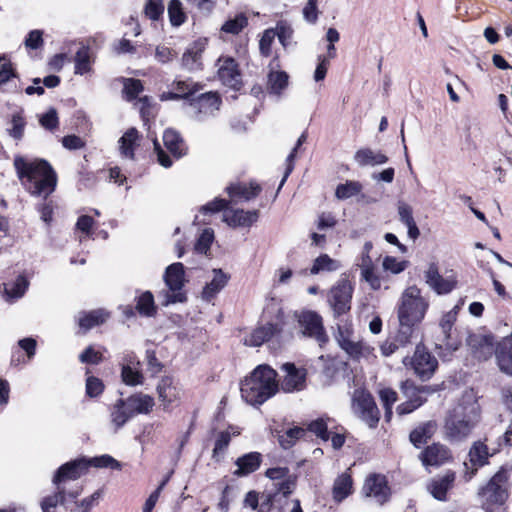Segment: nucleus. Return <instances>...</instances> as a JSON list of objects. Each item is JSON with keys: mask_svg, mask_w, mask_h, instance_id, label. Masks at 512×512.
<instances>
[{"mask_svg": "<svg viewBox=\"0 0 512 512\" xmlns=\"http://www.w3.org/2000/svg\"><path fill=\"white\" fill-rule=\"evenodd\" d=\"M480 421V406L472 392H466L458 403L448 410L443 436L450 443H462L472 434Z\"/></svg>", "mask_w": 512, "mask_h": 512, "instance_id": "1", "label": "nucleus"}, {"mask_svg": "<svg viewBox=\"0 0 512 512\" xmlns=\"http://www.w3.org/2000/svg\"><path fill=\"white\" fill-rule=\"evenodd\" d=\"M14 167L23 186L32 195L46 198L54 191L57 177L47 161L43 159L28 161L22 156H16Z\"/></svg>", "mask_w": 512, "mask_h": 512, "instance_id": "2", "label": "nucleus"}, {"mask_svg": "<svg viewBox=\"0 0 512 512\" xmlns=\"http://www.w3.org/2000/svg\"><path fill=\"white\" fill-rule=\"evenodd\" d=\"M277 373L268 365L257 366L240 386L242 398L251 405H261L278 391Z\"/></svg>", "mask_w": 512, "mask_h": 512, "instance_id": "3", "label": "nucleus"}, {"mask_svg": "<svg viewBox=\"0 0 512 512\" xmlns=\"http://www.w3.org/2000/svg\"><path fill=\"white\" fill-rule=\"evenodd\" d=\"M508 479L507 471L501 469L479 489L478 497L485 512H495L505 504L508 499Z\"/></svg>", "mask_w": 512, "mask_h": 512, "instance_id": "4", "label": "nucleus"}, {"mask_svg": "<svg viewBox=\"0 0 512 512\" xmlns=\"http://www.w3.org/2000/svg\"><path fill=\"white\" fill-rule=\"evenodd\" d=\"M429 308V302L421 295L420 289L413 285L407 287L400 298L397 316L399 321L417 325Z\"/></svg>", "mask_w": 512, "mask_h": 512, "instance_id": "5", "label": "nucleus"}, {"mask_svg": "<svg viewBox=\"0 0 512 512\" xmlns=\"http://www.w3.org/2000/svg\"><path fill=\"white\" fill-rule=\"evenodd\" d=\"M164 281L168 290L159 294L162 305L168 306L186 300L185 293L182 292L184 286V266L182 263L177 262L169 265L164 274Z\"/></svg>", "mask_w": 512, "mask_h": 512, "instance_id": "6", "label": "nucleus"}, {"mask_svg": "<svg viewBox=\"0 0 512 512\" xmlns=\"http://www.w3.org/2000/svg\"><path fill=\"white\" fill-rule=\"evenodd\" d=\"M353 414L368 427L375 428L380 420V411L372 395L364 389H355L351 399Z\"/></svg>", "mask_w": 512, "mask_h": 512, "instance_id": "7", "label": "nucleus"}, {"mask_svg": "<svg viewBox=\"0 0 512 512\" xmlns=\"http://www.w3.org/2000/svg\"><path fill=\"white\" fill-rule=\"evenodd\" d=\"M402 362L405 366L410 364L414 372L423 380L431 378L438 366L437 359L421 345L416 347L411 359L404 357Z\"/></svg>", "mask_w": 512, "mask_h": 512, "instance_id": "8", "label": "nucleus"}, {"mask_svg": "<svg viewBox=\"0 0 512 512\" xmlns=\"http://www.w3.org/2000/svg\"><path fill=\"white\" fill-rule=\"evenodd\" d=\"M485 441H475L468 453L470 464L464 462L465 473L464 478L470 481L477 473L479 467L484 466L488 462V458L493 456L497 449H490Z\"/></svg>", "mask_w": 512, "mask_h": 512, "instance_id": "9", "label": "nucleus"}, {"mask_svg": "<svg viewBox=\"0 0 512 512\" xmlns=\"http://www.w3.org/2000/svg\"><path fill=\"white\" fill-rule=\"evenodd\" d=\"M299 326L305 336L314 338L319 346H323L328 337L324 331L322 318L314 311H303L298 316Z\"/></svg>", "mask_w": 512, "mask_h": 512, "instance_id": "10", "label": "nucleus"}, {"mask_svg": "<svg viewBox=\"0 0 512 512\" xmlns=\"http://www.w3.org/2000/svg\"><path fill=\"white\" fill-rule=\"evenodd\" d=\"M352 292V285L347 280L339 281L330 289L328 303L335 315H341L350 310Z\"/></svg>", "mask_w": 512, "mask_h": 512, "instance_id": "11", "label": "nucleus"}, {"mask_svg": "<svg viewBox=\"0 0 512 512\" xmlns=\"http://www.w3.org/2000/svg\"><path fill=\"white\" fill-rule=\"evenodd\" d=\"M55 486L56 492L42 499L40 503L42 512H55L58 504L66 507L70 499L75 500L82 492V487L79 485L74 486L72 489L61 485Z\"/></svg>", "mask_w": 512, "mask_h": 512, "instance_id": "12", "label": "nucleus"}, {"mask_svg": "<svg viewBox=\"0 0 512 512\" xmlns=\"http://www.w3.org/2000/svg\"><path fill=\"white\" fill-rule=\"evenodd\" d=\"M89 468V463L86 459H76L63 464L53 477L54 485H61L67 487L69 481H75L84 474Z\"/></svg>", "mask_w": 512, "mask_h": 512, "instance_id": "13", "label": "nucleus"}, {"mask_svg": "<svg viewBox=\"0 0 512 512\" xmlns=\"http://www.w3.org/2000/svg\"><path fill=\"white\" fill-rule=\"evenodd\" d=\"M221 105L220 97L215 92L203 93L191 99L190 106L195 116L202 119L204 116L213 115Z\"/></svg>", "mask_w": 512, "mask_h": 512, "instance_id": "14", "label": "nucleus"}, {"mask_svg": "<svg viewBox=\"0 0 512 512\" xmlns=\"http://www.w3.org/2000/svg\"><path fill=\"white\" fill-rule=\"evenodd\" d=\"M467 345L471 349L473 355L479 360L489 359L493 353L494 337L490 334L472 333L467 337Z\"/></svg>", "mask_w": 512, "mask_h": 512, "instance_id": "15", "label": "nucleus"}, {"mask_svg": "<svg viewBox=\"0 0 512 512\" xmlns=\"http://www.w3.org/2000/svg\"><path fill=\"white\" fill-rule=\"evenodd\" d=\"M363 494L373 498L377 503L383 504L389 498V488L386 478L379 474L369 475L363 485Z\"/></svg>", "mask_w": 512, "mask_h": 512, "instance_id": "16", "label": "nucleus"}, {"mask_svg": "<svg viewBox=\"0 0 512 512\" xmlns=\"http://www.w3.org/2000/svg\"><path fill=\"white\" fill-rule=\"evenodd\" d=\"M281 369L286 373L282 381V389L291 393L301 391L306 385L307 372L304 368H297L293 363H285Z\"/></svg>", "mask_w": 512, "mask_h": 512, "instance_id": "17", "label": "nucleus"}, {"mask_svg": "<svg viewBox=\"0 0 512 512\" xmlns=\"http://www.w3.org/2000/svg\"><path fill=\"white\" fill-rule=\"evenodd\" d=\"M157 392L164 410H168L172 406H176L180 403L182 389L169 377L161 379L157 386Z\"/></svg>", "mask_w": 512, "mask_h": 512, "instance_id": "18", "label": "nucleus"}, {"mask_svg": "<svg viewBox=\"0 0 512 512\" xmlns=\"http://www.w3.org/2000/svg\"><path fill=\"white\" fill-rule=\"evenodd\" d=\"M218 77L228 87L237 89L241 84V74L235 60L231 57L218 59Z\"/></svg>", "mask_w": 512, "mask_h": 512, "instance_id": "19", "label": "nucleus"}, {"mask_svg": "<svg viewBox=\"0 0 512 512\" xmlns=\"http://www.w3.org/2000/svg\"><path fill=\"white\" fill-rule=\"evenodd\" d=\"M258 218V210L226 209L223 213V221L233 228L250 227L257 222Z\"/></svg>", "mask_w": 512, "mask_h": 512, "instance_id": "20", "label": "nucleus"}, {"mask_svg": "<svg viewBox=\"0 0 512 512\" xmlns=\"http://www.w3.org/2000/svg\"><path fill=\"white\" fill-rule=\"evenodd\" d=\"M207 39L199 38L189 45L182 56V65L189 71L199 70L202 67V54L206 49Z\"/></svg>", "mask_w": 512, "mask_h": 512, "instance_id": "21", "label": "nucleus"}, {"mask_svg": "<svg viewBox=\"0 0 512 512\" xmlns=\"http://www.w3.org/2000/svg\"><path fill=\"white\" fill-rule=\"evenodd\" d=\"M336 340L341 348L345 350L350 356L358 357L361 354L362 345L360 342L355 340L350 324H338Z\"/></svg>", "mask_w": 512, "mask_h": 512, "instance_id": "22", "label": "nucleus"}, {"mask_svg": "<svg viewBox=\"0 0 512 512\" xmlns=\"http://www.w3.org/2000/svg\"><path fill=\"white\" fill-rule=\"evenodd\" d=\"M452 460L450 449L440 443H434L428 446L422 453V462L424 465L440 466Z\"/></svg>", "mask_w": 512, "mask_h": 512, "instance_id": "23", "label": "nucleus"}, {"mask_svg": "<svg viewBox=\"0 0 512 512\" xmlns=\"http://www.w3.org/2000/svg\"><path fill=\"white\" fill-rule=\"evenodd\" d=\"M455 478V472L449 470L445 474L433 478L428 485V490L435 499L446 501L447 492L453 487Z\"/></svg>", "mask_w": 512, "mask_h": 512, "instance_id": "24", "label": "nucleus"}, {"mask_svg": "<svg viewBox=\"0 0 512 512\" xmlns=\"http://www.w3.org/2000/svg\"><path fill=\"white\" fill-rule=\"evenodd\" d=\"M495 356L499 369L512 376V334L504 337L496 346Z\"/></svg>", "mask_w": 512, "mask_h": 512, "instance_id": "25", "label": "nucleus"}, {"mask_svg": "<svg viewBox=\"0 0 512 512\" xmlns=\"http://www.w3.org/2000/svg\"><path fill=\"white\" fill-rule=\"evenodd\" d=\"M231 201L237 203L239 200L249 201L256 198L261 192V187L256 182L233 183L226 188Z\"/></svg>", "mask_w": 512, "mask_h": 512, "instance_id": "26", "label": "nucleus"}, {"mask_svg": "<svg viewBox=\"0 0 512 512\" xmlns=\"http://www.w3.org/2000/svg\"><path fill=\"white\" fill-rule=\"evenodd\" d=\"M278 333L279 329L277 325L267 323L266 325L257 327L249 335L245 336L243 342L246 346L259 347Z\"/></svg>", "mask_w": 512, "mask_h": 512, "instance_id": "27", "label": "nucleus"}, {"mask_svg": "<svg viewBox=\"0 0 512 512\" xmlns=\"http://www.w3.org/2000/svg\"><path fill=\"white\" fill-rule=\"evenodd\" d=\"M127 409L131 412V415L136 414H147L155 405L154 399L143 393H137L124 399Z\"/></svg>", "mask_w": 512, "mask_h": 512, "instance_id": "28", "label": "nucleus"}, {"mask_svg": "<svg viewBox=\"0 0 512 512\" xmlns=\"http://www.w3.org/2000/svg\"><path fill=\"white\" fill-rule=\"evenodd\" d=\"M426 283L438 294H446L453 290L455 281L445 279L439 273L434 265H431L425 273Z\"/></svg>", "mask_w": 512, "mask_h": 512, "instance_id": "29", "label": "nucleus"}, {"mask_svg": "<svg viewBox=\"0 0 512 512\" xmlns=\"http://www.w3.org/2000/svg\"><path fill=\"white\" fill-rule=\"evenodd\" d=\"M262 461V456L258 452H250L239 457L236 460L237 470L235 474L238 476H245L256 471Z\"/></svg>", "mask_w": 512, "mask_h": 512, "instance_id": "30", "label": "nucleus"}, {"mask_svg": "<svg viewBox=\"0 0 512 512\" xmlns=\"http://www.w3.org/2000/svg\"><path fill=\"white\" fill-rule=\"evenodd\" d=\"M165 147L171 154L179 158L186 154L187 147L180 134L173 129H166L163 134Z\"/></svg>", "mask_w": 512, "mask_h": 512, "instance_id": "31", "label": "nucleus"}, {"mask_svg": "<svg viewBox=\"0 0 512 512\" xmlns=\"http://www.w3.org/2000/svg\"><path fill=\"white\" fill-rule=\"evenodd\" d=\"M399 220L407 227L408 236L415 240L419 237L420 231L413 218L412 207L405 202H398L397 205Z\"/></svg>", "mask_w": 512, "mask_h": 512, "instance_id": "32", "label": "nucleus"}, {"mask_svg": "<svg viewBox=\"0 0 512 512\" xmlns=\"http://www.w3.org/2000/svg\"><path fill=\"white\" fill-rule=\"evenodd\" d=\"M354 159L359 166H376L385 164L388 161L386 155L370 148H362L356 151Z\"/></svg>", "mask_w": 512, "mask_h": 512, "instance_id": "33", "label": "nucleus"}, {"mask_svg": "<svg viewBox=\"0 0 512 512\" xmlns=\"http://www.w3.org/2000/svg\"><path fill=\"white\" fill-rule=\"evenodd\" d=\"M132 417L124 399L117 400L111 408L110 420L115 432L122 428Z\"/></svg>", "mask_w": 512, "mask_h": 512, "instance_id": "34", "label": "nucleus"}, {"mask_svg": "<svg viewBox=\"0 0 512 512\" xmlns=\"http://www.w3.org/2000/svg\"><path fill=\"white\" fill-rule=\"evenodd\" d=\"M109 313L103 309L93 310L88 313H81L78 317V324L85 331L104 323Z\"/></svg>", "mask_w": 512, "mask_h": 512, "instance_id": "35", "label": "nucleus"}, {"mask_svg": "<svg viewBox=\"0 0 512 512\" xmlns=\"http://www.w3.org/2000/svg\"><path fill=\"white\" fill-rule=\"evenodd\" d=\"M138 131L135 128L128 129L119 139V150L123 157L133 159L134 149L138 145Z\"/></svg>", "mask_w": 512, "mask_h": 512, "instance_id": "36", "label": "nucleus"}, {"mask_svg": "<svg viewBox=\"0 0 512 512\" xmlns=\"http://www.w3.org/2000/svg\"><path fill=\"white\" fill-rule=\"evenodd\" d=\"M340 268L341 264L338 260L331 258L327 254H322L314 260L309 273L311 275H317L323 272H334Z\"/></svg>", "mask_w": 512, "mask_h": 512, "instance_id": "37", "label": "nucleus"}, {"mask_svg": "<svg viewBox=\"0 0 512 512\" xmlns=\"http://www.w3.org/2000/svg\"><path fill=\"white\" fill-rule=\"evenodd\" d=\"M28 286V280L24 276L19 275L15 281L5 284L4 291L6 300L13 302L21 298L25 294Z\"/></svg>", "mask_w": 512, "mask_h": 512, "instance_id": "38", "label": "nucleus"}, {"mask_svg": "<svg viewBox=\"0 0 512 512\" xmlns=\"http://www.w3.org/2000/svg\"><path fill=\"white\" fill-rule=\"evenodd\" d=\"M214 276L203 289L202 296L205 300L213 298L221 289L225 287L228 277L221 270H213Z\"/></svg>", "mask_w": 512, "mask_h": 512, "instance_id": "39", "label": "nucleus"}, {"mask_svg": "<svg viewBox=\"0 0 512 512\" xmlns=\"http://www.w3.org/2000/svg\"><path fill=\"white\" fill-rule=\"evenodd\" d=\"M353 481L349 474L343 473L334 482L333 498L337 502H341L351 494Z\"/></svg>", "mask_w": 512, "mask_h": 512, "instance_id": "40", "label": "nucleus"}, {"mask_svg": "<svg viewBox=\"0 0 512 512\" xmlns=\"http://www.w3.org/2000/svg\"><path fill=\"white\" fill-rule=\"evenodd\" d=\"M436 429V424L434 422H427L423 425L417 427L410 433V441L413 443L415 447H420L422 444L426 443L428 439L432 437Z\"/></svg>", "mask_w": 512, "mask_h": 512, "instance_id": "41", "label": "nucleus"}, {"mask_svg": "<svg viewBox=\"0 0 512 512\" xmlns=\"http://www.w3.org/2000/svg\"><path fill=\"white\" fill-rule=\"evenodd\" d=\"M289 76L284 71L271 70L268 75V89L271 93L280 95L288 86Z\"/></svg>", "mask_w": 512, "mask_h": 512, "instance_id": "42", "label": "nucleus"}, {"mask_svg": "<svg viewBox=\"0 0 512 512\" xmlns=\"http://www.w3.org/2000/svg\"><path fill=\"white\" fill-rule=\"evenodd\" d=\"M248 25V18L244 13L235 15L234 18L226 20L221 26V31L224 33L237 35Z\"/></svg>", "mask_w": 512, "mask_h": 512, "instance_id": "43", "label": "nucleus"}, {"mask_svg": "<svg viewBox=\"0 0 512 512\" xmlns=\"http://www.w3.org/2000/svg\"><path fill=\"white\" fill-rule=\"evenodd\" d=\"M91 69V56L88 46H82L75 55V73L83 75Z\"/></svg>", "mask_w": 512, "mask_h": 512, "instance_id": "44", "label": "nucleus"}, {"mask_svg": "<svg viewBox=\"0 0 512 512\" xmlns=\"http://www.w3.org/2000/svg\"><path fill=\"white\" fill-rule=\"evenodd\" d=\"M137 311L144 316H153L156 312L154 297L150 291L142 293L136 304Z\"/></svg>", "mask_w": 512, "mask_h": 512, "instance_id": "45", "label": "nucleus"}, {"mask_svg": "<svg viewBox=\"0 0 512 512\" xmlns=\"http://www.w3.org/2000/svg\"><path fill=\"white\" fill-rule=\"evenodd\" d=\"M9 127L7 128V132L9 136L19 141L22 139L24 135V129L26 126V121L23 118L21 113H15L12 115V118L9 122Z\"/></svg>", "mask_w": 512, "mask_h": 512, "instance_id": "46", "label": "nucleus"}, {"mask_svg": "<svg viewBox=\"0 0 512 512\" xmlns=\"http://www.w3.org/2000/svg\"><path fill=\"white\" fill-rule=\"evenodd\" d=\"M168 15L173 26H180L186 20L180 0H171L168 5Z\"/></svg>", "mask_w": 512, "mask_h": 512, "instance_id": "47", "label": "nucleus"}, {"mask_svg": "<svg viewBox=\"0 0 512 512\" xmlns=\"http://www.w3.org/2000/svg\"><path fill=\"white\" fill-rule=\"evenodd\" d=\"M414 327V324L399 321V328L393 339L401 347H405L411 342V338L414 333Z\"/></svg>", "mask_w": 512, "mask_h": 512, "instance_id": "48", "label": "nucleus"}, {"mask_svg": "<svg viewBox=\"0 0 512 512\" xmlns=\"http://www.w3.org/2000/svg\"><path fill=\"white\" fill-rule=\"evenodd\" d=\"M362 189V185L357 181H348L345 184H340L336 188V197L338 199H348L357 195Z\"/></svg>", "mask_w": 512, "mask_h": 512, "instance_id": "49", "label": "nucleus"}, {"mask_svg": "<svg viewBox=\"0 0 512 512\" xmlns=\"http://www.w3.org/2000/svg\"><path fill=\"white\" fill-rule=\"evenodd\" d=\"M306 430L302 427H293L279 437V443L284 449L292 447L297 439L302 438Z\"/></svg>", "mask_w": 512, "mask_h": 512, "instance_id": "50", "label": "nucleus"}, {"mask_svg": "<svg viewBox=\"0 0 512 512\" xmlns=\"http://www.w3.org/2000/svg\"><path fill=\"white\" fill-rule=\"evenodd\" d=\"M401 390L408 401L415 400V398H424L423 394L428 392L427 387H418L410 380H406L401 384Z\"/></svg>", "mask_w": 512, "mask_h": 512, "instance_id": "51", "label": "nucleus"}, {"mask_svg": "<svg viewBox=\"0 0 512 512\" xmlns=\"http://www.w3.org/2000/svg\"><path fill=\"white\" fill-rule=\"evenodd\" d=\"M379 395L385 408V418L389 421L392 416V405L397 401V393L390 388H384L380 390Z\"/></svg>", "mask_w": 512, "mask_h": 512, "instance_id": "52", "label": "nucleus"}, {"mask_svg": "<svg viewBox=\"0 0 512 512\" xmlns=\"http://www.w3.org/2000/svg\"><path fill=\"white\" fill-rule=\"evenodd\" d=\"M122 380L125 384L135 386L142 384L143 375L137 369H133L129 365H124L121 372Z\"/></svg>", "mask_w": 512, "mask_h": 512, "instance_id": "53", "label": "nucleus"}, {"mask_svg": "<svg viewBox=\"0 0 512 512\" xmlns=\"http://www.w3.org/2000/svg\"><path fill=\"white\" fill-rule=\"evenodd\" d=\"M276 37V32L273 28L266 29L259 41V50L261 55L268 57L271 55V47Z\"/></svg>", "mask_w": 512, "mask_h": 512, "instance_id": "54", "label": "nucleus"}, {"mask_svg": "<svg viewBox=\"0 0 512 512\" xmlns=\"http://www.w3.org/2000/svg\"><path fill=\"white\" fill-rule=\"evenodd\" d=\"M90 466L98 467V468H111V469H121V464L116 459L109 455H102L99 457H94L90 460H87Z\"/></svg>", "mask_w": 512, "mask_h": 512, "instance_id": "55", "label": "nucleus"}, {"mask_svg": "<svg viewBox=\"0 0 512 512\" xmlns=\"http://www.w3.org/2000/svg\"><path fill=\"white\" fill-rule=\"evenodd\" d=\"M306 134L303 133L297 140V143L295 145V147L293 148V150L291 151V153L287 156V159H286V162H287V166H286V170H285V173H284V176L280 182V185L278 187V191L282 188V186L284 185L286 179L288 178V176L290 175V173L292 172L293 168H294V159H295V155H296V151L297 149L306 141Z\"/></svg>", "mask_w": 512, "mask_h": 512, "instance_id": "56", "label": "nucleus"}, {"mask_svg": "<svg viewBox=\"0 0 512 512\" xmlns=\"http://www.w3.org/2000/svg\"><path fill=\"white\" fill-rule=\"evenodd\" d=\"M214 239V232L212 229H204L201 235L199 236L196 244H195V251L198 253H204L206 254L207 251L210 249V246Z\"/></svg>", "mask_w": 512, "mask_h": 512, "instance_id": "57", "label": "nucleus"}, {"mask_svg": "<svg viewBox=\"0 0 512 512\" xmlns=\"http://www.w3.org/2000/svg\"><path fill=\"white\" fill-rule=\"evenodd\" d=\"M230 440L231 436L229 432L223 431L219 433L213 449V458L218 460L224 454L230 443Z\"/></svg>", "mask_w": 512, "mask_h": 512, "instance_id": "58", "label": "nucleus"}, {"mask_svg": "<svg viewBox=\"0 0 512 512\" xmlns=\"http://www.w3.org/2000/svg\"><path fill=\"white\" fill-rule=\"evenodd\" d=\"M327 428V423L322 418H320L312 421L308 425L307 430L314 433L318 438L326 442L329 440V433Z\"/></svg>", "mask_w": 512, "mask_h": 512, "instance_id": "59", "label": "nucleus"}, {"mask_svg": "<svg viewBox=\"0 0 512 512\" xmlns=\"http://www.w3.org/2000/svg\"><path fill=\"white\" fill-rule=\"evenodd\" d=\"M143 90V85L138 79H125L124 92L128 100L135 99Z\"/></svg>", "mask_w": 512, "mask_h": 512, "instance_id": "60", "label": "nucleus"}, {"mask_svg": "<svg viewBox=\"0 0 512 512\" xmlns=\"http://www.w3.org/2000/svg\"><path fill=\"white\" fill-rule=\"evenodd\" d=\"M163 12L164 4L162 0H147L145 13L150 19L157 20Z\"/></svg>", "mask_w": 512, "mask_h": 512, "instance_id": "61", "label": "nucleus"}, {"mask_svg": "<svg viewBox=\"0 0 512 512\" xmlns=\"http://www.w3.org/2000/svg\"><path fill=\"white\" fill-rule=\"evenodd\" d=\"M14 76L12 64L5 55H0V85L7 83Z\"/></svg>", "mask_w": 512, "mask_h": 512, "instance_id": "62", "label": "nucleus"}, {"mask_svg": "<svg viewBox=\"0 0 512 512\" xmlns=\"http://www.w3.org/2000/svg\"><path fill=\"white\" fill-rule=\"evenodd\" d=\"M104 390L103 382L94 376H90L86 380V394L89 397H97L99 396Z\"/></svg>", "mask_w": 512, "mask_h": 512, "instance_id": "63", "label": "nucleus"}, {"mask_svg": "<svg viewBox=\"0 0 512 512\" xmlns=\"http://www.w3.org/2000/svg\"><path fill=\"white\" fill-rule=\"evenodd\" d=\"M82 363L98 364L102 361V354L96 351L93 346L87 347L79 356Z\"/></svg>", "mask_w": 512, "mask_h": 512, "instance_id": "64", "label": "nucleus"}]
</instances>
